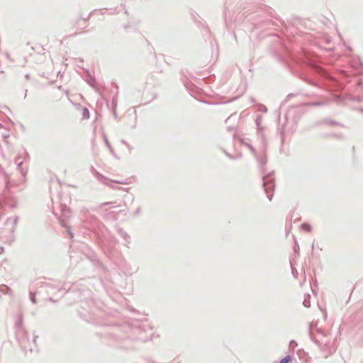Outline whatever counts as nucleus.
Returning <instances> with one entry per match:
<instances>
[{
    "mask_svg": "<svg viewBox=\"0 0 363 363\" xmlns=\"http://www.w3.org/2000/svg\"><path fill=\"white\" fill-rule=\"evenodd\" d=\"M291 357L290 356H286L284 359L281 360L279 363H291Z\"/></svg>",
    "mask_w": 363,
    "mask_h": 363,
    "instance_id": "nucleus-1",
    "label": "nucleus"
},
{
    "mask_svg": "<svg viewBox=\"0 0 363 363\" xmlns=\"http://www.w3.org/2000/svg\"><path fill=\"white\" fill-rule=\"evenodd\" d=\"M301 228H302L303 230H306L307 232H310L311 230V228L310 225H308V223L302 224Z\"/></svg>",
    "mask_w": 363,
    "mask_h": 363,
    "instance_id": "nucleus-2",
    "label": "nucleus"
}]
</instances>
